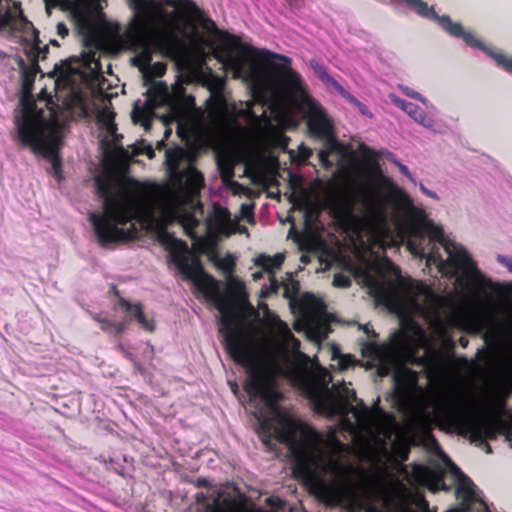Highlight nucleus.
I'll list each match as a JSON object with an SVG mask.
<instances>
[{"label":"nucleus","mask_w":512,"mask_h":512,"mask_svg":"<svg viewBox=\"0 0 512 512\" xmlns=\"http://www.w3.org/2000/svg\"><path fill=\"white\" fill-rule=\"evenodd\" d=\"M96 118L99 125L106 130L109 136L115 134L116 125L114 123V113L107 105L97 110Z\"/></svg>","instance_id":"a211bd4d"},{"label":"nucleus","mask_w":512,"mask_h":512,"mask_svg":"<svg viewBox=\"0 0 512 512\" xmlns=\"http://www.w3.org/2000/svg\"><path fill=\"white\" fill-rule=\"evenodd\" d=\"M280 221H281L282 223H285L286 221H288V217H287V218H285V219L280 218Z\"/></svg>","instance_id":"49530a36"},{"label":"nucleus","mask_w":512,"mask_h":512,"mask_svg":"<svg viewBox=\"0 0 512 512\" xmlns=\"http://www.w3.org/2000/svg\"><path fill=\"white\" fill-rule=\"evenodd\" d=\"M310 67L314 71L318 79L327 87H331L339 96H341L346 102L355 107L358 112L368 118H373V114L368 107L348 92L336 79H334L327 71V69L321 65L316 59H311Z\"/></svg>","instance_id":"f8f14e48"},{"label":"nucleus","mask_w":512,"mask_h":512,"mask_svg":"<svg viewBox=\"0 0 512 512\" xmlns=\"http://www.w3.org/2000/svg\"><path fill=\"white\" fill-rule=\"evenodd\" d=\"M169 134H170V131H169V130H166V131H165V136L167 137Z\"/></svg>","instance_id":"3c124183"},{"label":"nucleus","mask_w":512,"mask_h":512,"mask_svg":"<svg viewBox=\"0 0 512 512\" xmlns=\"http://www.w3.org/2000/svg\"><path fill=\"white\" fill-rule=\"evenodd\" d=\"M200 81L206 86L210 92V110L215 118H225L230 113V105L224 96V81L222 78L215 76L211 71H205L201 65L193 66L189 75L186 76V82Z\"/></svg>","instance_id":"1a4fd4ad"},{"label":"nucleus","mask_w":512,"mask_h":512,"mask_svg":"<svg viewBox=\"0 0 512 512\" xmlns=\"http://www.w3.org/2000/svg\"><path fill=\"white\" fill-rule=\"evenodd\" d=\"M290 463L301 456L313 454L323 437L313 427L290 414Z\"/></svg>","instance_id":"9d476101"},{"label":"nucleus","mask_w":512,"mask_h":512,"mask_svg":"<svg viewBox=\"0 0 512 512\" xmlns=\"http://www.w3.org/2000/svg\"><path fill=\"white\" fill-rule=\"evenodd\" d=\"M394 369H395V364L393 362L386 361V362H382L380 364L377 371H378L379 376L386 377V376L390 375V373H392V371H394Z\"/></svg>","instance_id":"b1692460"},{"label":"nucleus","mask_w":512,"mask_h":512,"mask_svg":"<svg viewBox=\"0 0 512 512\" xmlns=\"http://www.w3.org/2000/svg\"><path fill=\"white\" fill-rule=\"evenodd\" d=\"M289 183H290V205L295 206L297 204L295 190L298 185V179H297V176L294 175L291 171H290Z\"/></svg>","instance_id":"5701e85b"},{"label":"nucleus","mask_w":512,"mask_h":512,"mask_svg":"<svg viewBox=\"0 0 512 512\" xmlns=\"http://www.w3.org/2000/svg\"><path fill=\"white\" fill-rule=\"evenodd\" d=\"M50 43L55 46H59V43L56 40H50Z\"/></svg>","instance_id":"37998d69"},{"label":"nucleus","mask_w":512,"mask_h":512,"mask_svg":"<svg viewBox=\"0 0 512 512\" xmlns=\"http://www.w3.org/2000/svg\"><path fill=\"white\" fill-rule=\"evenodd\" d=\"M403 301L411 312L424 319L435 337L447 340L457 310L452 297L440 296L422 282L413 281L405 287Z\"/></svg>","instance_id":"423d86ee"},{"label":"nucleus","mask_w":512,"mask_h":512,"mask_svg":"<svg viewBox=\"0 0 512 512\" xmlns=\"http://www.w3.org/2000/svg\"><path fill=\"white\" fill-rule=\"evenodd\" d=\"M290 130L296 129L300 121L306 123L308 133L321 140L325 149L319 151V161L325 167H332L331 153H342L341 144L334 131V122L325 107L309 92L301 76L290 68Z\"/></svg>","instance_id":"20e7f679"},{"label":"nucleus","mask_w":512,"mask_h":512,"mask_svg":"<svg viewBox=\"0 0 512 512\" xmlns=\"http://www.w3.org/2000/svg\"><path fill=\"white\" fill-rule=\"evenodd\" d=\"M223 267L226 269V270H229L231 268V262L230 261H226L224 264H223Z\"/></svg>","instance_id":"ea45409f"},{"label":"nucleus","mask_w":512,"mask_h":512,"mask_svg":"<svg viewBox=\"0 0 512 512\" xmlns=\"http://www.w3.org/2000/svg\"><path fill=\"white\" fill-rule=\"evenodd\" d=\"M245 171L256 184H264L267 177L268 162L265 157L256 151L244 156Z\"/></svg>","instance_id":"2eb2a0df"},{"label":"nucleus","mask_w":512,"mask_h":512,"mask_svg":"<svg viewBox=\"0 0 512 512\" xmlns=\"http://www.w3.org/2000/svg\"><path fill=\"white\" fill-rule=\"evenodd\" d=\"M416 185L419 186V189L421 190V192L424 195H426L434 200H439V196L434 191L428 189L422 182H417Z\"/></svg>","instance_id":"cd10ccee"},{"label":"nucleus","mask_w":512,"mask_h":512,"mask_svg":"<svg viewBox=\"0 0 512 512\" xmlns=\"http://www.w3.org/2000/svg\"><path fill=\"white\" fill-rule=\"evenodd\" d=\"M93 318L96 322L99 323L100 328L108 334L119 335L123 333L126 329V320L112 321L104 317L103 315H94Z\"/></svg>","instance_id":"f3484780"},{"label":"nucleus","mask_w":512,"mask_h":512,"mask_svg":"<svg viewBox=\"0 0 512 512\" xmlns=\"http://www.w3.org/2000/svg\"><path fill=\"white\" fill-rule=\"evenodd\" d=\"M290 164L301 165L307 163L308 159L312 155V149L305 146L304 144H300L298 146L297 151L290 149Z\"/></svg>","instance_id":"6ab92c4d"},{"label":"nucleus","mask_w":512,"mask_h":512,"mask_svg":"<svg viewBox=\"0 0 512 512\" xmlns=\"http://www.w3.org/2000/svg\"><path fill=\"white\" fill-rule=\"evenodd\" d=\"M390 99L396 107L407 113L419 125L433 132H440L438 122L435 119L429 117L426 112L416 104L408 102L395 95H391Z\"/></svg>","instance_id":"4468645a"},{"label":"nucleus","mask_w":512,"mask_h":512,"mask_svg":"<svg viewBox=\"0 0 512 512\" xmlns=\"http://www.w3.org/2000/svg\"><path fill=\"white\" fill-rule=\"evenodd\" d=\"M282 287H283V297L288 298V284L283 283Z\"/></svg>","instance_id":"4c0bfd02"},{"label":"nucleus","mask_w":512,"mask_h":512,"mask_svg":"<svg viewBox=\"0 0 512 512\" xmlns=\"http://www.w3.org/2000/svg\"><path fill=\"white\" fill-rule=\"evenodd\" d=\"M116 310L125 314L127 319L136 320L141 328L149 332L153 331L155 328L153 319L144 313L139 303L131 304L128 301L121 300L116 306Z\"/></svg>","instance_id":"dca6fc26"},{"label":"nucleus","mask_w":512,"mask_h":512,"mask_svg":"<svg viewBox=\"0 0 512 512\" xmlns=\"http://www.w3.org/2000/svg\"><path fill=\"white\" fill-rule=\"evenodd\" d=\"M197 499H198V501L204 500L205 499V495L204 494H199L197 496Z\"/></svg>","instance_id":"a19ab883"},{"label":"nucleus","mask_w":512,"mask_h":512,"mask_svg":"<svg viewBox=\"0 0 512 512\" xmlns=\"http://www.w3.org/2000/svg\"><path fill=\"white\" fill-rule=\"evenodd\" d=\"M284 260L285 255L283 253H278L274 256L259 254L253 259L255 265L261 268V270L252 273V279L254 281H258L263 277L264 273H267L271 282L269 287H264L261 289V297L268 296L278 288V281L272 275L281 267Z\"/></svg>","instance_id":"ddd939ff"},{"label":"nucleus","mask_w":512,"mask_h":512,"mask_svg":"<svg viewBox=\"0 0 512 512\" xmlns=\"http://www.w3.org/2000/svg\"><path fill=\"white\" fill-rule=\"evenodd\" d=\"M44 1L48 12L56 6L70 12L84 45L81 58L67 63L54 82L56 103L44 88L37 97L32 95L39 71L38 61L45 57L48 46L40 47L38 32L24 17L19 3L0 0V34L19 39L31 61L28 67L22 66L21 96L15 111L17 137L34 153L50 161L55 176L58 177L60 171L57 151L62 126L69 119L88 116L92 111L90 96L105 89L103 52L132 50V64L141 72L145 84H150L145 101L134 104V123L141 124L146 130L154 117L160 118L165 125L174 121L180 124L185 99L182 84L175 83L169 89L154 81L165 73L166 66L161 62L151 64V60L156 43L169 41L177 32H182V22L198 21L205 31L220 38L219 61L235 78L248 80L256 97L271 101L270 116L274 121L265 123V128L271 131L276 141H283L288 125L287 72L270 58L244 46L237 38L223 35L192 0H127L134 14L125 30L119 24L106 21L102 12L105 0Z\"/></svg>","instance_id":"f257e3e1"},{"label":"nucleus","mask_w":512,"mask_h":512,"mask_svg":"<svg viewBox=\"0 0 512 512\" xmlns=\"http://www.w3.org/2000/svg\"><path fill=\"white\" fill-rule=\"evenodd\" d=\"M353 415L360 426H368L370 422V411L363 404L361 410L352 408Z\"/></svg>","instance_id":"aec40b11"},{"label":"nucleus","mask_w":512,"mask_h":512,"mask_svg":"<svg viewBox=\"0 0 512 512\" xmlns=\"http://www.w3.org/2000/svg\"><path fill=\"white\" fill-rule=\"evenodd\" d=\"M381 155L384 156L389 162L393 163L395 166L399 162L396 156L389 150H383L381 152Z\"/></svg>","instance_id":"2f4dec72"},{"label":"nucleus","mask_w":512,"mask_h":512,"mask_svg":"<svg viewBox=\"0 0 512 512\" xmlns=\"http://www.w3.org/2000/svg\"><path fill=\"white\" fill-rule=\"evenodd\" d=\"M486 451H487L488 453H490V452H491V447H490L489 445H487V449H486Z\"/></svg>","instance_id":"8fccbe9b"},{"label":"nucleus","mask_w":512,"mask_h":512,"mask_svg":"<svg viewBox=\"0 0 512 512\" xmlns=\"http://www.w3.org/2000/svg\"><path fill=\"white\" fill-rule=\"evenodd\" d=\"M372 213L379 224L394 225L416 257L435 265L441 272L457 274L469 265L466 250L444 236L442 227L428 219L425 210L414 204L401 188H392L385 197L374 199Z\"/></svg>","instance_id":"7ed1b4c3"},{"label":"nucleus","mask_w":512,"mask_h":512,"mask_svg":"<svg viewBox=\"0 0 512 512\" xmlns=\"http://www.w3.org/2000/svg\"><path fill=\"white\" fill-rule=\"evenodd\" d=\"M443 463L435 468H424L422 471L423 485L427 486L432 492L439 490L450 491L452 486H456V496L462 500L463 512H474L473 503H478L479 507L475 512H491L479 498L476 485L457 467L451 459L443 455Z\"/></svg>","instance_id":"6e6552de"},{"label":"nucleus","mask_w":512,"mask_h":512,"mask_svg":"<svg viewBox=\"0 0 512 512\" xmlns=\"http://www.w3.org/2000/svg\"><path fill=\"white\" fill-rule=\"evenodd\" d=\"M219 168L221 169L222 177L225 180H228L233 176V168L232 165L228 162H223L220 159L218 160Z\"/></svg>","instance_id":"393cba45"},{"label":"nucleus","mask_w":512,"mask_h":512,"mask_svg":"<svg viewBox=\"0 0 512 512\" xmlns=\"http://www.w3.org/2000/svg\"><path fill=\"white\" fill-rule=\"evenodd\" d=\"M289 233H290V239L296 238L297 232H296V229H295V226H294V221H293L291 216H290V230H289Z\"/></svg>","instance_id":"e433bc0d"},{"label":"nucleus","mask_w":512,"mask_h":512,"mask_svg":"<svg viewBox=\"0 0 512 512\" xmlns=\"http://www.w3.org/2000/svg\"><path fill=\"white\" fill-rule=\"evenodd\" d=\"M106 68H107V71L109 72V71H110V69H111V65L108 63V64L106 65Z\"/></svg>","instance_id":"de8ad7c7"},{"label":"nucleus","mask_w":512,"mask_h":512,"mask_svg":"<svg viewBox=\"0 0 512 512\" xmlns=\"http://www.w3.org/2000/svg\"><path fill=\"white\" fill-rule=\"evenodd\" d=\"M336 287L347 288L351 285V279L343 274H336L333 279Z\"/></svg>","instance_id":"a878e982"},{"label":"nucleus","mask_w":512,"mask_h":512,"mask_svg":"<svg viewBox=\"0 0 512 512\" xmlns=\"http://www.w3.org/2000/svg\"><path fill=\"white\" fill-rule=\"evenodd\" d=\"M194 158V154H166L171 184L165 187L143 184L105 169L96 178L103 211L90 213L89 220L102 244L135 237L138 224L155 232L183 277L214 301L225 346L234 361L247 369L244 388L263 436L287 445L288 415L280 403L284 397L278 388V377L286 373L288 365L286 323L266 306L264 323L251 322L249 318H257L258 312L249 304L244 285L231 280L228 292H219L215 280L203 272L186 243L166 231L168 225L178 223L201 253L212 251L220 236L247 231L220 206H214L213 213L202 221L199 198L204 179L192 165Z\"/></svg>","instance_id":"f03ea898"},{"label":"nucleus","mask_w":512,"mask_h":512,"mask_svg":"<svg viewBox=\"0 0 512 512\" xmlns=\"http://www.w3.org/2000/svg\"><path fill=\"white\" fill-rule=\"evenodd\" d=\"M361 329H363V331L369 336V337H377V334L375 333V331L373 329H370L369 328V325L366 324V325H360L359 326Z\"/></svg>","instance_id":"f704fd0d"},{"label":"nucleus","mask_w":512,"mask_h":512,"mask_svg":"<svg viewBox=\"0 0 512 512\" xmlns=\"http://www.w3.org/2000/svg\"><path fill=\"white\" fill-rule=\"evenodd\" d=\"M416 506L422 511V512H430L429 509V503L422 497H418L416 499Z\"/></svg>","instance_id":"7c9ffc66"},{"label":"nucleus","mask_w":512,"mask_h":512,"mask_svg":"<svg viewBox=\"0 0 512 512\" xmlns=\"http://www.w3.org/2000/svg\"><path fill=\"white\" fill-rule=\"evenodd\" d=\"M57 33L61 37H65L68 34V28L63 23L57 24Z\"/></svg>","instance_id":"72a5a7b5"},{"label":"nucleus","mask_w":512,"mask_h":512,"mask_svg":"<svg viewBox=\"0 0 512 512\" xmlns=\"http://www.w3.org/2000/svg\"><path fill=\"white\" fill-rule=\"evenodd\" d=\"M133 153L134 154L145 153V154H147V156L149 158H153L154 157V150L149 145H147L144 149H142L141 147L135 146L134 149H133Z\"/></svg>","instance_id":"c85d7f7f"},{"label":"nucleus","mask_w":512,"mask_h":512,"mask_svg":"<svg viewBox=\"0 0 512 512\" xmlns=\"http://www.w3.org/2000/svg\"><path fill=\"white\" fill-rule=\"evenodd\" d=\"M158 145H159V147H160V146H163V145H164V144H163V141L158 142Z\"/></svg>","instance_id":"603ef678"},{"label":"nucleus","mask_w":512,"mask_h":512,"mask_svg":"<svg viewBox=\"0 0 512 512\" xmlns=\"http://www.w3.org/2000/svg\"><path fill=\"white\" fill-rule=\"evenodd\" d=\"M6 57V53L0 50V59H4Z\"/></svg>","instance_id":"79ce46f5"},{"label":"nucleus","mask_w":512,"mask_h":512,"mask_svg":"<svg viewBox=\"0 0 512 512\" xmlns=\"http://www.w3.org/2000/svg\"><path fill=\"white\" fill-rule=\"evenodd\" d=\"M290 472H291V473H290V476L295 474L294 469H292L291 467H290Z\"/></svg>","instance_id":"09e8293b"},{"label":"nucleus","mask_w":512,"mask_h":512,"mask_svg":"<svg viewBox=\"0 0 512 512\" xmlns=\"http://www.w3.org/2000/svg\"><path fill=\"white\" fill-rule=\"evenodd\" d=\"M396 167H398L399 171L405 175L413 184H417V180L415 177L411 174L410 170L406 165L401 163L400 161L396 164Z\"/></svg>","instance_id":"bb28decb"},{"label":"nucleus","mask_w":512,"mask_h":512,"mask_svg":"<svg viewBox=\"0 0 512 512\" xmlns=\"http://www.w3.org/2000/svg\"><path fill=\"white\" fill-rule=\"evenodd\" d=\"M197 484L199 486H207L208 485V481L206 479H204V478H200V479L197 480Z\"/></svg>","instance_id":"58836bf2"},{"label":"nucleus","mask_w":512,"mask_h":512,"mask_svg":"<svg viewBox=\"0 0 512 512\" xmlns=\"http://www.w3.org/2000/svg\"><path fill=\"white\" fill-rule=\"evenodd\" d=\"M377 289H378L379 294L384 293V292H383V288H382V287H377Z\"/></svg>","instance_id":"c03bdc74"},{"label":"nucleus","mask_w":512,"mask_h":512,"mask_svg":"<svg viewBox=\"0 0 512 512\" xmlns=\"http://www.w3.org/2000/svg\"><path fill=\"white\" fill-rule=\"evenodd\" d=\"M330 351L333 359L339 358L342 369H346L353 364V360L349 356L342 355L340 349L334 343L330 345Z\"/></svg>","instance_id":"412c9836"},{"label":"nucleus","mask_w":512,"mask_h":512,"mask_svg":"<svg viewBox=\"0 0 512 512\" xmlns=\"http://www.w3.org/2000/svg\"><path fill=\"white\" fill-rule=\"evenodd\" d=\"M400 89H401L402 93L405 94L406 96H408V97H410L412 99L420 101L427 108H433L434 109L433 105L429 103L428 99L425 98L424 96H422L419 92L414 91L413 89H411V88H409L407 86H401Z\"/></svg>","instance_id":"4be33fe9"},{"label":"nucleus","mask_w":512,"mask_h":512,"mask_svg":"<svg viewBox=\"0 0 512 512\" xmlns=\"http://www.w3.org/2000/svg\"><path fill=\"white\" fill-rule=\"evenodd\" d=\"M455 413L466 422V427L475 441L485 442L487 439H495L497 435L505 436L512 442V422L503 418L495 421L482 418L468 417L464 408H457Z\"/></svg>","instance_id":"9b49d317"},{"label":"nucleus","mask_w":512,"mask_h":512,"mask_svg":"<svg viewBox=\"0 0 512 512\" xmlns=\"http://www.w3.org/2000/svg\"><path fill=\"white\" fill-rule=\"evenodd\" d=\"M118 348L124 354V356H126L130 360L134 361V358H133L132 354L124 347L123 344H119Z\"/></svg>","instance_id":"c9c22d12"},{"label":"nucleus","mask_w":512,"mask_h":512,"mask_svg":"<svg viewBox=\"0 0 512 512\" xmlns=\"http://www.w3.org/2000/svg\"><path fill=\"white\" fill-rule=\"evenodd\" d=\"M290 388L296 389L310 403L313 410L327 417L345 414L342 399L335 395L328 383L320 381L311 357L301 350V344L290 331Z\"/></svg>","instance_id":"39448f33"},{"label":"nucleus","mask_w":512,"mask_h":512,"mask_svg":"<svg viewBox=\"0 0 512 512\" xmlns=\"http://www.w3.org/2000/svg\"><path fill=\"white\" fill-rule=\"evenodd\" d=\"M299 283L290 273V314L295 316L294 329L303 332L308 340L320 345L331 333L333 317L327 313L324 303L311 293L299 294Z\"/></svg>","instance_id":"0eeeda50"},{"label":"nucleus","mask_w":512,"mask_h":512,"mask_svg":"<svg viewBox=\"0 0 512 512\" xmlns=\"http://www.w3.org/2000/svg\"><path fill=\"white\" fill-rule=\"evenodd\" d=\"M497 260L512 272V256L497 255Z\"/></svg>","instance_id":"c756f323"},{"label":"nucleus","mask_w":512,"mask_h":512,"mask_svg":"<svg viewBox=\"0 0 512 512\" xmlns=\"http://www.w3.org/2000/svg\"><path fill=\"white\" fill-rule=\"evenodd\" d=\"M242 209L245 211V213L248 212V210H249L248 207L244 206V205L242 206Z\"/></svg>","instance_id":"a18cd8bd"},{"label":"nucleus","mask_w":512,"mask_h":512,"mask_svg":"<svg viewBox=\"0 0 512 512\" xmlns=\"http://www.w3.org/2000/svg\"><path fill=\"white\" fill-rule=\"evenodd\" d=\"M381 155L384 156L389 162L393 163L395 166L399 162L396 156L389 150H383L381 152Z\"/></svg>","instance_id":"473e14b6"}]
</instances>
